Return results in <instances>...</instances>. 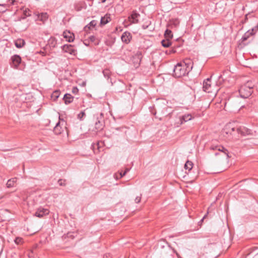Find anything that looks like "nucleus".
I'll use <instances>...</instances> for the list:
<instances>
[{
	"instance_id": "3",
	"label": "nucleus",
	"mask_w": 258,
	"mask_h": 258,
	"mask_svg": "<svg viewBox=\"0 0 258 258\" xmlns=\"http://www.w3.org/2000/svg\"><path fill=\"white\" fill-rule=\"evenodd\" d=\"M59 118V121L56 123L53 128V132L56 135L66 133L68 135V130L66 126L67 122Z\"/></svg>"
},
{
	"instance_id": "37",
	"label": "nucleus",
	"mask_w": 258,
	"mask_h": 258,
	"mask_svg": "<svg viewBox=\"0 0 258 258\" xmlns=\"http://www.w3.org/2000/svg\"><path fill=\"white\" fill-rule=\"evenodd\" d=\"M72 92L73 94H77L79 92V89L77 88V87H74L72 89Z\"/></svg>"
},
{
	"instance_id": "48",
	"label": "nucleus",
	"mask_w": 258,
	"mask_h": 258,
	"mask_svg": "<svg viewBox=\"0 0 258 258\" xmlns=\"http://www.w3.org/2000/svg\"><path fill=\"white\" fill-rule=\"evenodd\" d=\"M14 0H12V2H11V4H14Z\"/></svg>"
},
{
	"instance_id": "31",
	"label": "nucleus",
	"mask_w": 258,
	"mask_h": 258,
	"mask_svg": "<svg viewBox=\"0 0 258 258\" xmlns=\"http://www.w3.org/2000/svg\"><path fill=\"white\" fill-rule=\"evenodd\" d=\"M218 150L224 152L228 157H229L228 150L223 146H219Z\"/></svg>"
},
{
	"instance_id": "35",
	"label": "nucleus",
	"mask_w": 258,
	"mask_h": 258,
	"mask_svg": "<svg viewBox=\"0 0 258 258\" xmlns=\"http://www.w3.org/2000/svg\"><path fill=\"white\" fill-rule=\"evenodd\" d=\"M66 180L65 179H59L58 180V183L60 186H65Z\"/></svg>"
},
{
	"instance_id": "18",
	"label": "nucleus",
	"mask_w": 258,
	"mask_h": 258,
	"mask_svg": "<svg viewBox=\"0 0 258 258\" xmlns=\"http://www.w3.org/2000/svg\"><path fill=\"white\" fill-rule=\"evenodd\" d=\"M25 44V41L23 39H18L15 41V45L18 48H22Z\"/></svg>"
},
{
	"instance_id": "6",
	"label": "nucleus",
	"mask_w": 258,
	"mask_h": 258,
	"mask_svg": "<svg viewBox=\"0 0 258 258\" xmlns=\"http://www.w3.org/2000/svg\"><path fill=\"white\" fill-rule=\"evenodd\" d=\"M140 17V14L137 13L136 11H134L132 14L128 16V20L131 24H137L139 23V18Z\"/></svg>"
},
{
	"instance_id": "13",
	"label": "nucleus",
	"mask_w": 258,
	"mask_h": 258,
	"mask_svg": "<svg viewBox=\"0 0 258 258\" xmlns=\"http://www.w3.org/2000/svg\"><path fill=\"white\" fill-rule=\"evenodd\" d=\"M97 24V21L96 20L91 21L87 25L84 27V31L88 33L89 30L94 28L96 26Z\"/></svg>"
},
{
	"instance_id": "33",
	"label": "nucleus",
	"mask_w": 258,
	"mask_h": 258,
	"mask_svg": "<svg viewBox=\"0 0 258 258\" xmlns=\"http://www.w3.org/2000/svg\"><path fill=\"white\" fill-rule=\"evenodd\" d=\"M39 18L41 21H45L48 18V15L47 13H42Z\"/></svg>"
},
{
	"instance_id": "4",
	"label": "nucleus",
	"mask_w": 258,
	"mask_h": 258,
	"mask_svg": "<svg viewBox=\"0 0 258 258\" xmlns=\"http://www.w3.org/2000/svg\"><path fill=\"white\" fill-rule=\"evenodd\" d=\"M203 90L208 93H214L216 94L217 90H214L211 83V79L208 78L205 80L203 83Z\"/></svg>"
},
{
	"instance_id": "1",
	"label": "nucleus",
	"mask_w": 258,
	"mask_h": 258,
	"mask_svg": "<svg viewBox=\"0 0 258 258\" xmlns=\"http://www.w3.org/2000/svg\"><path fill=\"white\" fill-rule=\"evenodd\" d=\"M192 64L190 59H186L183 62L178 63L175 66L173 76L176 78L184 76L191 70Z\"/></svg>"
},
{
	"instance_id": "34",
	"label": "nucleus",
	"mask_w": 258,
	"mask_h": 258,
	"mask_svg": "<svg viewBox=\"0 0 258 258\" xmlns=\"http://www.w3.org/2000/svg\"><path fill=\"white\" fill-rule=\"evenodd\" d=\"M77 233L76 232H69L67 233V237L72 239H74Z\"/></svg>"
},
{
	"instance_id": "15",
	"label": "nucleus",
	"mask_w": 258,
	"mask_h": 258,
	"mask_svg": "<svg viewBox=\"0 0 258 258\" xmlns=\"http://www.w3.org/2000/svg\"><path fill=\"white\" fill-rule=\"evenodd\" d=\"M64 38L67 39L68 42H73L74 40V35L70 32H64L63 33Z\"/></svg>"
},
{
	"instance_id": "12",
	"label": "nucleus",
	"mask_w": 258,
	"mask_h": 258,
	"mask_svg": "<svg viewBox=\"0 0 258 258\" xmlns=\"http://www.w3.org/2000/svg\"><path fill=\"white\" fill-rule=\"evenodd\" d=\"M192 119V116L190 114H186L179 117L180 124H182L183 123L190 120Z\"/></svg>"
},
{
	"instance_id": "17",
	"label": "nucleus",
	"mask_w": 258,
	"mask_h": 258,
	"mask_svg": "<svg viewBox=\"0 0 258 258\" xmlns=\"http://www.w3.org/2000/svg\"><path fill=\"white\" fill-rule=\"evenodd\" d=\"M163 258H173L172 251L169 247H167L162 253Z\"/></svg>"
},
{
	"instance_id": "2",
	"label": "nucleus",
	"mask_w": 258,
	"mask_h": 258,
	"mask_svg": "<svg viewBox=\"0 0 258 258\" xmlns=\"http://www.w3.org/2000/svg\"><path fill=\"white\" fill-rule=\"evenodd\" d=\"M254 84L252 81H247L245 84L242 85L239 92L240 96L243 98H248L253 91Z\"/></svg>"
},
{
	"instance_id": "38",
	"label": "nucleus",
	"mask_w": 258,
	"mask_h": 258,
	"mask_svg": "<svg viewBox=\"0 0 258 258\" xmlns=\"http://www.w3.org/2000/svg\"><path fill=\"white\" fill-rule=\"evenodd\" d=\"M250 31L253 32L254 34L256 33L257 31H258V23L254 27H253Z\"/></svg>"
},
{
	"instance_id": "19",
	"label": "nucleus",
	"mask_w": 258,
	"mask_h": 258,
	"mask_svg": "<svg viewBox=\"0 0 258 258\" xmlns=\"http://www.w3.org/2000/svg\"><path fill=\"white\" fill-rule=\"evenodd\" d=\"M62 49L65 52H68L71 54H74L75 51L71 45L65 44L63 46Z\"/></svg>"
},
{
	"instance_id": "47",
	"label": "nucleus",
	"mask_w": 258,
	"mask_h": 258,
	"mask_svg": "<svg viewBox=\"0 0 258 258\" xmlns=\"http://www.w3.org/2000/svg\"><path fill=\"white\" fill-rule=\"evenodd\" d=\"M102 3H104L105 2L106 0H100Z\"/></svg>"
},
{
	"instance_id": "45",
	"label": "nucleus",
	"mask_w": 258,
	"mask_h": 258,
	"mask_svg": "<svg viewBox=\"0 0 258 258\" xmlns=\"http://www.w3.org/2000/svg\"><path fill=\"white\" fill-rule=\"evenodd\" d=\"M207 214H208V213L204 216V217H203V219L201 220V221H203V220H204V219L206 218V217L207 216Z\"/></svg>"
},
{
	"instance_id": "39",
	"label": "nucleus",
	"mask_w": 258,
	"mask_h": 258,
	"mask_svg": "<svg viewBox=\"0 0 258 258\" xmlns=\"http://www.w3.org/2000/svg\"><path fill=\"white\" fill-rule=\"evenodd\" d=\"M89 39L91 42H94L96 41V38L94 36L92 35L89 37Z\"/></svg>"
},
{
	"instance_id": "10",
	"label": "nucleus",
	"mask_w": 258,
	"mask_h": 258,
	"mask_svg": "<svg viewBox=\"0 0 258 258\" xmlns=\"http://www.w3.org/2000/svg\"><path fill=\"white\" fill-rule=\"evenodd\" d=\"M132 38V34L128 31H125L121 35V39L123 42L128 44Z\"/></svg>"
},
{
	"instance_id": "40",
	"label": "nucleus",
	"mask_w": 258,
	"mask_h": 258,
	"mask_svg": "<svg viewBox=\"0 0 258 258\" xmlns=\"http://www.w3.org/2000/svg\"><path fill=\"white\" fill-rule=\"evenodd\" d=\"M218 147L219 146L217 145V146H215V145H212L211 147H210V149L211 150H216L218 149Z\"/></svg>"
},
{
	"instance_id": "22",
	"label": "nucleus",
	"mask_w": 258,
	"mask_h": 258,
	"mask_svg": "<svg viewBox=\"0 0 258 258\" xmlns=\"http://www.w3.org/2000/svg\"><path fill=\"white\" fill-rule=\"evenodd\" d=\"M254 35V33L251 32L250 30H249L246 32L244 33L243 36H242L241 39L243 41H246L248 39V38Z\"/></svg>"
},
{
	"instance_id": "28",
	"label": "nucleus",
	"mask_w": 258,
	"mask_h": 258,
	"mask_svg": "<svg viewBox=\"0 0 258 258\" xmlns=\"http://www.w3.org/2000/svg\"><path fill=\"white\" fill-rule=\"evenodd\" d=\"M151 24V22L150 20H147L142 25V28L143 29H148Z\"/></svg>"
},
{
	"instance_id": "42",
	"label": "nucleus",
	"mask_w": 258,
	"mask_h": 258,
	"mask_svg": "<svg viewBox=\"0 0 258 258\" xmlns=\"http://www.w3.org/2000/svg\"><path fill=\"white\" fill-rule=\"evenodd\" d=\"M126 174V172L120 171L119 173L120 178L122 177Z\"/></svg>"
},
{
	"instance_id": "16",
	"label": "nucleus",
	"mask_w": 258,
	"mask_h": 258,
	"mask_svg": "<svg viewBox=\"0 0 258 258\" xmlns=\"http://www.w3.org/2000/svg\"><path fill=\"white\" fill-rule=\"evenodd\" d=\"M63 100L66 104H69L73 101L74 97L70 94H66L64 95Z\"/></svg>"
},
{
	"instance_id": "27",
	"label": "nucleus",
	"mask_w": 258,
	"mask_h": 258,
	"mask_svg": "<svg viewBox=\"0 0 258 258\" xmlns=\"http://www.w3.org/2000/svg\"><path fill=\"white\" fill-rule=\"evenodd\" d=\"M228 129H230L232 131H234V127H231L230 126V125H226L225 128L223 130L222 134H227L228 132L229 131L228 130Z\"/></svg>"
},
{
	"instance_id": "9",
	"label": "nucleus",
	"mask_w": 258,
	"mask_h": 258,
	"mask_svg": "<svg viewBox=\"0 0 258 258\" xmlns=\"http://www.w3.org/2000/svg\"><path fill=\"white\" fill-rule=\"evenodd\" d=\"M49 210L47 209H44L43 208H39L37 209L35 216L39 218H42L44 216L48 215L49 214Z\"/></svg>"
},
{
	"instance_id": "41",
	"label": "nucleus",
	"mask_w": 258,
	"mask_h": 258,
	"mask_svg": "<svg viewBox=\"0 0 258 258\" xmlns=\"http://www.w3.org/2000/svg\"><path fill=\"white\" fill-rule=\"evenodd\" d=\"M141 196L137 197L135 200V202L136 203H139L141 201Z\"/></svg>"
},
{
	"instance_id": "44",
	"label": "nucleus",
	"mask_w": 258,
	"mask_h": 258,
	"mask_svg": "<svg viewBox=\"0 0 258 258\" xmlns=\"http://www.w3.org/2000/svg\"><path fill=\"white\" fill-rule=\"evenodd\" d=\"M128 171H129V169L128 168H126L124 172H126V173Z\"/></svg>"
},
{
	"instance_id": "5",
	"label": "nucleus",
	"mask_w": 258,
	"mask_h": 258,
	"mask_svg": "<svg viewBox=\"0 0 258 258\" xmlns=\"http://www.w3.org/2000/svg\"><path fill=\"white\" fill-rule=\"evenodd\" d=\"M142 57V53L140 51H138L133 56L132 62L134 63V67L135 68H137L140 66Z\"/></svg>"
},
{
	"instance_id": "29",
	"label": "nucleus",
	"mask_w": 258,
	"mask_h": 258,
	"mask_svg": "<svg viewBox=\"0 0 258 258\" xmlns=\"http://www.w3.org/2000/svg\"><path fill=\"white\" fill-rule=\"evenodd\" d=\"M23 15L24 17L23 19H25L26 17L30 16L31 15L30 10L29 9H26L23 11Z\"/></svg>"
},
{
	"instance_id": "21",
	"label": "nucleus",
	"mask_w": 258,
	"mask_h": 258,
	"mask_svg": "<svg viewBox=\"0 0 258 258\" xmlns=\"http://www.w3.org/2000/svg\"><path fill=\"white\" fill-rule=\"evenodd\" d=\"M17 181V178H12L9 180H8L7 183V187L8 188H11L12 187H14L15 185V184Z\"/></svg>"
},
{
	"instance_id": "14",
	"label": "nucleus",
	"mask_w": 258,
	"mask_h": 258,
	"mask_svg": "<svg viewBox=\"0 0 258 258\" xmlns=\"http://www.w3.org/2000/svg\"><path fill=\"white\" fill-rule=\"evenodd\" d=\"M172 112L173 110H172L171 108L166 105H165V107L162 110V113L165 116L170 115Z\"/></svg>"
},
{
	"instance_id": "23",
	"label": "nucleus",
	"mask_w": 258,
	"mask_h": 258,
	"mask_svg": "<svg viewBox=\"0 0 258 258\" xmlns=\"http://www.w3.org/2000/svg\"><path fill=\"white\" fill-rule=\"evenodd\" d=\"M60 94V92L59 90H55V91H53L51 95V99L54 101H56L57 99V98L59 97Z\"/></svg>"
},
{
	"instance_id": "36",
	"label": "nucleus",
	"mask_w": 258,
	"mask_h": 258,
	"mask_svg": "<svg viewBox=\"0 0 258 258\" xmlns=\"http://www.w3.org/2000/svg\"><path fill=\"white\" fill-rule=\"evenodd\" d=\"M85 115V113L84 112V111H82L79 114H78V118L81 120L82 119V118Z\"/></svg>"
},
{
	"instance_id": "26",
	"label": "nucleus",
	"mask_w": 258,
	"mask_h": 258,
	"mask_svg": "<svg viewBox=\"0 0 258 258\" xmlns=\"http://www.w3.org/2000/svg\"><path fill=\"white\" fill-rule=\"evenodd\" d=\"M192 165L193 163L192 162L187 161L184 165V168L185 169H188L189 171L192 169Z\"/></svg>"
},
{
	"instance_id": "20",
	"label": "nucleus",
	"mask_w": 258,
	"mask_h": 258,
	"mask_svg": "<svg viewBox=\"0 0 258 258\" xmlns=\"http://www.w3.org/2000/svg\"><path fill=\"white\" fill-rule=\"evenodd\" d=\"M111 20L110 18L107 14L104 17H102L100 20V25H105Z\"/></svg>"
},
{
	"instance_id": "50",
	"label": "nucleus",
	"mask_w": 258,
	"mask_h": 258,
	"mask_svg": "<svg viewBox=\"0 0 258 258\" xmlns=\"http://www.w3.org/2000/svg\"><path fill=\"white\" fill-rule=\"evenodd\" d=\"M4 6V5H0V7H1V6Z\"/></svg>"
},
{
	"instance_id": "30",
	"label": "nucleus",
	"mask_w": 258,
	"mask_h": 258,
	"mask_svg": "<svg viewBox=\"0 0 258 258\" xmlns=\"http://www.w3.org/2000/svg\"><path fill=\"white\" fill-rule=\"evenodd\" d=\"M103 74L105 78H109L111 74V72L109 69H106L103 71Z\"/></svg>"
},
{
	"instance_id": "25",
	"label": "nucleus",
	"mask_w": 258,
	"mask_h": 258,
	"mask_svg": "<svg viewBox=\"0 0 258 258\" xmlns=\"http://www.w3.org/2000/svg\"><path fill=\"white\" fill-rule=\"evenodd\" d=\"M164 36L166 39H171L173 37L172 31L169 29H167L165 32Z\"/></svg>"
},
{
	"instance_id": "11",
	"label": "nucleus",
	"mask_w": 258,
	"mask_h": 258,
	"mask_svg": "<svg viewBox=\"0 0 258 258\" xmlns=\"http://www.w3.org/2000/svg\"><path fill=\"white\" fill-rule=\"evenodd\" d=\"M237 131L238 134H240L243 136H246L251 134V130L244 127L241 126L237 128Z\"/></svg>"
},
{
	"instance_id": "24",
	"label": "nucleus",
	"mask_w": 258,
	"mask_h": 258,
	"mask_svg": "<svg viewBox=\"0 0 258 258\" xmlns=\"http://www.w3.org/2000/svg\"><path fill=\"white\" fill-rule=\"evenodd\" d=\"M161 44H162V45L163 47H169L171 45V42L170 41V39H166L163 40L161 41Z\"/></svg>"
},
{
	"instance_id": "32",
	"label": "nucleus",
	"mask_w": 258,
	"mask_h": 258,
	"mask_svg": "<svg viewBox=\"0 0 258 258\" xmlns=\"http://www.w3.org/2000/svg\"><path fill=\"white\" fill-rule=\"evenodd\" d=\"M14 242L17 245L21 244L23 243V239L22 238L20 237H17L14 240Z\"/></svg>"
},
{
	"instance_id": "8",
	"label": "nucleus",
	"mask_w": 258,
	"mask_h": 258,
	"mask_svg": "<svg viewBox=\"0 0 258 258\" xmlns=\"http://www.w3.org/2000/svg\"><path fill=\"white\" fill-rule=\"evenodd\" d=\"M11 66L14 68H17L21 62V58L18 55H14L11 57Z\"/></svg>"
},
{
	"instance_id": "7",
	"label": "nucleus",
	"mask_w": 258,
	"mask_h": 258,
	"mask_svg": "<svg viewBox=\"0 0 258 258\" xmlns=\"http://www.w3.org/2000/svg\"><path fill=\"white\" fill-rule=\"evenodd\" d=\"M104 120L103 118V113L100 114V118H97L95 122V127L97 131H101L104 127Z\"/></svg>"
},
{
	"instance_id": "46",
	"label": "nucleus",
	"mask_w": 258,
	"mask_h": 258,
	"mask_svg": "<svg viewBox=\"0 0 258 258\" xmlns=\"http://www.w3.org/2000/svg\"><path fill=\"white\" fill-rule=\"evenodd\" d=\"M174 252L176 253L177 256L179 257V255L178 253L177 252H176L175 251H174Z\"/></svg>"
},
{
	"instance_id": "43",
	"label": "nucleus",
	"mask_w": 258,
	"mask_h": 258,
	"mask_svg": "<svg viewBox=\"0 0 258 258\" xmlns=\"http://www.w3.org/2000/svg\"><path fill=\"white\" fill-rule=\"evenodd\" d=\"M103 258H112V257L109 254H107L104 255Z\"/></svg>"
},
{
	"instance_id": "49",
	"label": "nucleus",
	"mask_w": 258,
	"mask_h": 258,
	"mask_svg": "<svg viewBox=\"0 0 258 258\" xmlns=\"http://www.w3.org/2000/svg\"><path fill=\"white\" fill-rule=\"evenodd\" d=\"M84 44H85L86 45H88L87 43L84 42Z\"/></svg>"
}]
</instances>
